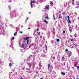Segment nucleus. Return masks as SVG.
Returning a JSON list of instances; mask_svg holds the SVG:
<instances>
[{"label":"nucleus","mask_w":79,"mask_h":79,"mask_svg":"<svg viewBox=\"0 0 79 79\" xmlns=\"http://www.w3.org/2000/svg\"><path fill=\"white\" fill-rule=\"evenodd\" d=\"M1 29V28H0V30Z\"/></svg>","instance_id":"obj_43"},{"label":"nucleus","mask_w":79,"mask_h":79,"mask_svg":"<svg viewBox=\"0 0 79 79\" xmlns=\"http://www.w3.org/2000/svg\"><path fill=\"white\" fill-rule=\"evenodd\" d=\"M31 13V12H30L29 13V14H30V13Z\"/></svg>","instance_id":"obj_41"},{"label":"nucleus","mask_w":79,"mask_h":79,"mask_svg":"<svg viewBox=\"0 0 79 79\" xmlns=\"http://www.w3.org/2000/svg\"><path fill=\"white\" fill-rule=\"evenodd\" d=\"M43 21H44V23H46V24H48V22L47 20H43Z\"/></svg>","instance_id":"obj_5"},{"label":"nucleus","mask_w":79,"mask_h":79,"mask_svg":"<svg viewBox=\"0 0 79 79\" xmlns=\"http://www.w3.org/2000/svg\"><path fill=\"white\" fill-rule=\"evenodd\" d=\"M39 28H37V31H39Z\"/></svg>","instance_id":"obj_31"},{"label":"nucleus","mask_w":79,"mask_h":79,"mask_svg":"<svg viewBox=\"0 0 79 79\" xmlns=\"http://www.w3.org/2000/svg\"><path fill=\"white\" fill-rule=\"evenodd\" d=\"M69 29L70 32H72V30L71 29H72V27H69Z\"/></svg>","instance_id":"obj_6"},{"label":"nucleus","mask_w":79,"mask_h":79,"mask_svg":"<svg viewBox=\"0 0 79 79\" xmlns=\"http://www.w3.org/2000/svg\"><path fill=\"white\" fill-rule=\"evenodd\" d=\"M12 66V65L10 63L9 64V66Z\"/></svg>","instance_id":"obj_19"},{"label":"nucleus","mask_w":79,"mask_h":79,"mask_svg":"<svg viewBox=\"0 0 79 79\" xmlns=\"http://www.w3.org/2000/svg\"><path fill=\"white\" fill-rule=\"evenodd\" d=\"M73 0V2H74V0Z\"/></svg>","instance_id":"obj_40"},{"label":"nucleus","mask_w":79,"mask_h":79,"mask_svg":"<svg viewBox=\"0 0 79 79\" xmlns=\"http://www.w3.org/2000/svg\"><path fill=\"white\" fill-rule=\"evenodd\" d=\"M61 74H62V75H65L66 73H64L63 72H62L61 73Z\"/></svg>","instance_id":"obj_9"},{"label":"nucleus","mask_w":79,"mask_h":79,"mask_svg":"<svg viewBox=\"0 0 79 79\" xmlns=\"http://www.w3.org/2000/svg\"><path fill=\"white\" fill-rule=\"evenodd\" d=\"M30 5H31V8H33V6H32V0H31Z\"/></svg>","instance_id":"obj_3"},{"label":"nucleus","mask_w":79,"mask_h":79,"mask_svg":"<svg viewBox=\"0 0 79 79\" xmlns=\"http://www.w3.org/2000/svg\"><path fill=\"white\" fill-rule=\"evenodd\" d=\"M59 16V18H60H60H61V17H60V16Z\"/></svg>","instance_id":"obj_32"},{"label":"nucleus","mask_w":79,"mask_h":79,"mask_svg":"<svg viewBox=\"0 0 79 79\" xmlns=\"http://www.w3.org/2000/svg\"><path fill=\"white\" fill-rule=\"evenodd\" d=\"M73 66L75 67V66H77L76 65V64H74Z\"/></svg>","instance_id":"obj_24"},{"label":"nucleus","mask_w":79,"mask_h":79,"mask_svg":"<svg viewBox=\"0 0 79 79\" xmlns=\"http://www.w3.org/2000/svg\"><path fill=\"white\" fill-rule=\"evenodd\" d=\"M53 19H54V20H55V19H56V18L55 17V16L53 15Z\"/></svg>","instance_id":"obj_16"},{"label":"nucleus","mask_w":79,"mask_h":79,"mask_svg":"<svg viewBox=\"0 0 79 79\" xmlns=\"http://www.w3.org/2000/svg\"><path fill=\"white\" fill-rule=\"evenodd\" d=\"M62 60H63V61L64 60V57L63 56L62 57Z\"/></svg>","instance_id":"obj_11"},{"label":"nucleus","mask_w":79,"mask_h":79,"mask_svg":"<svg viewBox=\"0 0 79 79\" xmlns=\"http://www.w3.org/2000/svg\"><path fill=\"white\" fill-rule=\"evenodd\" d=\"M27 70H29V71H30V70H31V69H27Z\"/></svg>","instance_id":"obj_30"},{"label":"nucleus","mask_w":79,"mask_h":79,"mask_svg":"<svg viewBox=\"0 0 79 79\" xmlns=\"http://www.w3.org/2000/svg\"><path fill=\"white\" fill-rule=\"evenodd\" d=\"M71 48H73V47H71Z\"/></svg>","instance_id":"obj_44"},{"label":"nucleus","mask_w":79,"mask_h":79,"mask_svg":"<svg viewBox=\"0 0 79 79\" xmlns=\"http://www.w3.org/2000/svg\"><path fill=\"white\" fill-rule=\"evenodd\" d=\"M58 15H59V16H60V13H59Z\"/></svg>","instance_id":"obj_39"},{"label":"nucleus","mask_w":79,"mask_h":79,"mask_svg":"<svg viewBox=\"0 0 79 79\" xmlns=\"http://www.w3.org/2000/svg\"><path fill=\"white\" fill-rule=\"evenodd\" d=\"M20 79H23V77H21Z\"/></svg>","instance_id":"obj_36"},{"label":"nucleus","mask_w":79,"mask_h":79,"mask_svg":"<svg viewBox=\"0 0 79 79\" xmlns=\"http://www.w3.org/2000/svg\"><path fill=\"white\" fill-rule=\"evenodd\" d=\"M37 34H38V35H40V32H37Z\"/></svg>","instance_id":"obj_12"},{"label":"nucleus","mask_w":79,"mask_h":79,"mask_svg":"<svg viewBox=\"0 0 79 79\" xmlns=\"http://www.w3.org/2000/svg\"><path fill=\"white\" fill-rule=\"evenodd\" d=\"M29 37H26V38H23V40H25H25H27V44H28L29 43Z\"/></svg>","instance_id":"obj_1"},{"label":"nucleus","mask_w":79,"mask_h":79,"mask_svg":"<svg viewBox=\"0 0 79 79\" xmlns=\"http://www.w3.org/2000/svg\"><path fill=\"white\" fill-rule=\"evenodd\" d=\"M66 17H68V20H69V19L70 18V17H69V16H67Z\"/></svg>","instance_id":"obj_13"},{"label":"nucleus","mask_w":79,"mask_h":79,"mask_svg":"<svg viewBox=\"0 0 79 79\" xmlns=\"http://www.w3.org/2000/svg\"><path fill=\"white\" fill-rule=\"evenodd\" d=\"M63 33H65V31L64 30V31H63Z\"/></svg>","instance_id":"obj_29"},{"label":"nucleus","mask_w":79,"mask_h":79,"mask_svg":"<svg viewBox=\"0 0 79 79\" xmlns=\"http://www.w3.org/2000/svg\"><path fill=\"white\" fill-rule=\"evenodd\" d=\"M70 40L71 41H73V39H70Z\"/></svg>","instance_id":"obj_33"},{"label":"nucleus","mask_w":79,"mask_h":79,"mask_svg":"<svg viewBox=\"0 0 79 79\" xmlns=\"http://www.w3.org/2000/svg\"><path fill=\"white\" fill-rule=\"evenodd\" d=\"M60 12H61L60 11Z\"/></svg>","instance_id":"obj_46"},{"label":"nucleus","mask_w":79,"mask_h":79,"mask_svg":"<svg viewBox=\"0 0 79 79\" xmlns=\"http://www.w3.org/2000/svg\"><path fill=\"white\" fill-rule=\"evenodd\" d=\"M40 79H43L42 78H41Z\"/></svg>","instance_id":"obj_42"},{"label":"nucleus","mask_w":79,"mask_h":79,"mask_svg":"<svg viewBox=\"0 0 79 79\" xmlns=\"http://www.w3.org/2000/svg\"><path fill=\"white\" fill-rule=\"evenodd\" d=\"M50 6H53V1H51L50 2Z\"/></svg>","instance_id":"obj_4"},{"label":"nucleus","mask_w":79,"mask_h":79,"mask_svg":"<svg viewBox=\"0 0 79 79\" xmlns=\"http://www.w3.org/2000/svg\"><path fill=\"white\" fill-rule=\"evenodd\" d=\"M45 10H49V6H46L45 7Z\"/></svg>","instance_id":"obj_2"},{"label":"nucleus","mask_w":79,"mask_h":79,"mask_svg":"<svg viewBox=\"0 0 79 79\" xmlns=\"http://www.w3.org/2000/svg\"><path fill=\"white\" fill-rule=\"evenodd\" d=\"M16 32H15L14 34V35L15 36V35H16Z\"/></svg>","instance_id":"obj_25"},{"label":"nucleus","mask_w":79,"mask_h":79,"mask_svg":"<svg viewBox=\"0 0 79 79\" xmlns=\"http://www.w3.org/2000/svg\"><path fill=\"white\" fill-rule=\"evenodd\" d=\"M30 57L32 56V55H30L29 56Z\"/></svg>","instance_id":"obj_38"},{"label":"nucleus","mask_w":79,"mask_h":79,"mask_svg":"<svg viewBox=\"0 0 79 79\" xmlns=\"http://www.w3.org/2000/svg\"><path fill=\"white\" fill-rule=\"evenodd\" d=\"M19 32L20 34H21V33H23V31H19Z\"/></svg>","instance_id":"obj_20"},{"label":"nucleus","mask_w":79,"mask_h":79,"mask_svg":"<svg viewBox=\"0 0 79 79\" xmlns=\"http://www.w3.org/2000/svg\"><path fill=\"white\" fill-rule=\"evenodd\" d=\"M25 45V44H23L22 46V47H24V46Z\"/></svg>","instance_id":"obj_27"},{"label":"nucleus","mask_w":79,"mask_h":79,"mask_svg":"<svg viewBox=\"0 0 79 79\" xmlns=\"http://www.w3.org/2000/svg\"><path fill=\"white\" fill-rule=\"evenodd\" d=\"M48 69H50V64H48Z\"/></svg>","instance_id":"obj_8"},{"label":"nucleus","mask_w":79,"mask_h":79,"mask_svg":"<svg viewBox=\"0 0 79 79\" xmlns=\"http://www.w3.org/2000/svg\"><path fill=\"white\" fill-rule=\"evenodd\" d=\"M73 36L74 37H76V34L74 35Z\"/></svg>","instance_id":"obj_26"},{"label":"nucleus","mask_w":79,"mask_h":79,"mask_svg":"<svg viewBox=\"0 0 79 79\" xmlns=\"http://www.w3.org/2000/svg\"><path fill=\"white\" fill-rule=\"evenodd\" d=\"M68 50L67 49H66L65 50V52H68Z\"/></svg>","instance_id":"obj_21"},{"label":"nucleus","mask_w":79,"mask_h":79,"mask_svg":"<svg viewBox=\"0 0 79 79\" xmlns=\"http://www.w3.org/2000/svg\"><path fill=\"white\" fill-rule=\"evenodd\" d=\"M45 18H46V19H48V18H49L47 16V17H45Z\"/></svg>","instance_id":"obj_18"},{"label":"nucleus","mask_w":79,"mask_h":79,"mask_svg":"<svg viewBox=\"0 0 79 79\" xmlns=\"http://www.w3.org/2000/svg\"><path fill=\"white\" fill-rule=\"evenodd\" d=\"M57 42H60V40L59 39H56Z\"/></svg>","instance_id":"obj_15"},{"label":"nucleus","mask_w":79,"mask_h":79,"mask_svg":"<svg viewBox=\"0 0 79 79\" xmlns=\"http://www.w3.org/2000/svg\"><path fill=\"white\" fill-rule=\"evenodd\" d=\"M38 26H39V24H38Z\"/></svg>","instance_id":"obj_45"},{"label":"nucleus","mask_w":79,"mask_h":79,"mask_svg":"<svg viewBox=\"0 0 79 79\" xmlns=\"http://www.w3.org/2000/svg\"><path fill=\"white\" fill-rule=\"evenodd\" d=\"M10 1H9V2H11V1L12 0H9Z\"/></svg>","instance_id":"obj_34"},{"label":"nucleus","mask_w":79,"mask_h":79,"mask_svg":"<svg viewBox=\"0 0 79 79\" xmlns=\"http://www.w3.org/2000/svg\"><path fill=\"white\" fill-rule=\"evenodd\" d=\"M76 67L78 69H79V66H76Z\"/></svg>","instance_id":"obj_22"},{"label":"nucleus","mask_w":79,"mask_h":79,"mask_svg":"<svg viewBox=\"0 0 79 79\" xmlns=\"http://www.w3.org/2000/svg\"><path fill=\"white\" fill-rule=\"evenodd\" d=\"M68 21V22L69 23H71V20L69 19L67 20Z\"/></svg>","instance_id":"obj_7"},{"label":"nucleus","mask_w":79,"mask_h":79,"mask_svg":"<svg viewBox=\"0 0 79 79\" xmlns=\"http://www.w3.org/2000/svg\"><path fill=\"white\" fill-rule=\"evenodd\" d=\"M65 19H66L67 20V19H66V17H65Z\"/></svg>","instance_id":"obj_37"},{"label":"nucleus","mask_w":79,"mask_h":79,"mask_svg":"<svg viewBox=\"0 0 79 79\" xmlns=\"http://www.w3.org/2000/svg\"><path fill=\"white\" fill-rule=\"evenodd\" d=\"M62 14L63 15H65V13H64V12H63Z\"/></svg>","instance_id":"obj_23"},{"label":"nucleus","mask_w":79,"mask_h":79,"mask_svg":"<svg viewBox=\"0 0 79 79\" xmlns=\"http://www.w3.org/2000/svg\"><path fill=\"white\" fill-rule=\"evenodd\" d=\"M73 45L74 46V47H77V45L76 44H74Z\"/></svg>","instance_id":"obj_14"},{"label":"nucleus","mask_w":79,"mask_h":79,"mask_svg":"<svg viewBox=\"0 0 79 79\" xmlns=\"http://www.w3.org/2000/svg\"><path fill=\"white\" fill-rule=\"evenodd\" d=\"M28 19H29V18H28V17H27V18L26 20H28Z\"/></svg>","instance_id":"obj_28"},{"label":"nucleus","mask_w":79,"mask_h":79,"mask_svg":"<svg viewBox=\"0 0 79 79\" xmlns=\"http://www.w3.org/2000/svg\"><path fill=\"white\" fill-rule=\"evenodd\" d=\"M13 39H15V37H13L12 38V39H11V40L12 41V40H13Z\"/></svg>","instance_id":"obj_10"},{"label":"nucleus","mask_w":79,"mask_h":79,"mask_svg":"<svg viewBox=\"0 0 79 79\" xmlns=\"http://www.w3.org/2000/svg\"><path fill=\"white\" fill-rule=\"evenodd\" d=\"M34 2H35V1L34 0V1H32V3H34Z\"/></svg>","instance_id":"obj_17"},{"label":"nucleus","mask_w":79,"mask_h":79,"mask_svg":"<svg viewBox=\"0 0 79 79\" xmlns=\"http://www.w3.org/2000/svg\"><path fill=\"white\" fill-rule=\"evenodd\" d=\"M31 29V28L30 27H29L28 28V29Z\"/></svg>","instance_id":"obj_35"}]
</instances>
